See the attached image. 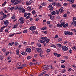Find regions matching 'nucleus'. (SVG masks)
<instances>
[{
  "mask_svg": "<svg viewBox=\"0 0 76 76\" xmlns=\"http://www.w3.org/2000/svg\"><path fill=\"white\" fill-rule=\"evenodd\" d=\"M40 39H42V40L39 41V42L41 43H44V42H45V41L46 43H48L50 40V39L48 38V37H42L40 38Z\"/></svg>",
  "mask_w": 76,
  "mask_h": 76,
  "instance_id": "1",
  "label": "nucleus"
},
{
  "mask_svg": "<svg viewBox=\"0 0 76 76\" xmlns=\"http://www.w3.org/2000/svg\"><path fill=\"white\" fill-rule=\"evenodd\" d=\"M65 23H66V22H62L61 24H57V26L58 28H61V27H62V26H63V25H64V24Z\"/></svg>",
  "mask_w": 76,
  "mask_h": 76,
  "instance_id": "2",
  "label": "nucleus"
},
{
  "mask_svg": "<svg viewBox=\"0 0 76 76\" xmlns=\"http://www.w3.org/2000/svg\"><path fill=\"white\" fill-rule=\"evenodd\" d=\"M61 48L62 50H63V51H66L68 50V48L65 46H62Z\"/></svg>",
  "mask_w": 76,
  "mask_h": 76,
  "instance_id": "3",
  "label": "nucleus"
},
{
  "mask_svg": "<svg viewBox=\"0 0 76 76\" xmlns=\"http://www.w3.org/2000/svg\"><path fill=\"white\" fill-rule=\"evenodd\" d=\"M36 27L35 26H31L29 28V30L31 31H34L36 29Z\"/></svg>",
  "mask_w": 76,
  "mask_h": 76,
  "instance_id": "4",
  "label": "nucleus"
},
{
  "mask_svg": "<svg viewBox=\"0 0 76 76\" xmlns=\"http://www.w3.org/2000/svg\"><path fill=\"white\" fill-rule=\"evenodd\" d=\"M22 10V8L18 6H16L15 7L14 10Z\"/></svg>",
  "mask_w": 76,
  "mask_h": 76,
  "instance_id": "5",
  "label": "nucleus"
},
{
  "mask_svg": "<svg viewBox=\"0 0 76 76\" xmlns=\"http://www.w3.org/2000/svg\"><path fill=\"white\" fill-rule=\"evenodd\" d=\"M71 25H74L75 27H76V21L72 22L71 23Z\"/></svg>",
  "mask_w": 76,
  "mask_h": 76,
  "instance_id": "6",
  "label": "nucleus"
},
{
  "mask_svg": "<svg viewBox=\"0 0 76 76\" xmlns=\"http://www.w3.org/2000/svg\"><path fill=\"white\" fill-rule=\"evenodd\" d=\"M4 24L6 26H7L9 24V21L8 20H7L4 21Z\"/></svg>",
  "mask_w": 76,
  "mask_h": 76,
  "instance_id": "7",
  "label": "nucleus"
},
{
  "mask_svg": "<svg viewBox=\"0 0 76 76\" xmlns=\"http://www.w3.org/2000/svg\"><path fill=\"white\" fill-rule=\"evenodd\" d=\"M54 55L55 56H56V57H59L61 56V55L60 54H58V53H54Z\"/></svg>",
  "mask_w": 76,
  "mask_h": 76,
  "instance_id": "8",
  "label": "nucleus"
},
{
  "mask_svg": "<svg viewBox=\"0 0 76 76\" xmlns=\"http://www.w3.org/2000/svg\"><path fill=\"white\" fill-rule=\"evenodd\" d=\"M64 9V8L63 7H61L59 10V11L60 12V13H63V12L64 11V10H63Z\"/></svg>",
  "mask_w": 76,
  "mask_h": 76,
  "instance_id": "9",
  "label": "nucleus"
},
{
  "mask_svg": "<svg viewBox=\"0 0 76 76\" xmlns=\"http://www.w3.org/2000/svg\"><path fill=\"white\" fill-rule=\"evenodd\" d=\"M36 50L37 51L38 53H40L42 51V50L40 48H37L36 49Z\"/></svg>",
  "mask_w": 76,
  "mask_h": 76,
  "instance_id": "10",
  "label": "nucleus"
},
{
  "mask_svg": "<svg viewBox=\"0 0 76 76\" xmlns=\"http://www.w3.org/2000/svg\"><path fill=\"white\" fill-rule=\"evenodd\" d=\"M26 51L27 53H31V49L28 48L26 49Z\"/></svg>",
  "mask_w": 76,
  "mask_h": 76,
  "instance_id": "11",
  "label": "nucleus"
},
{
  "mask_svg": "<svg viewBox=\"0 0 76 76\" xmlns=\"http://www.w3.org/2000/svg\"><path fill=\"white\" fill-rule=\"evenodd\" d=\"M68 26H69V24H68V23H67L65 24L63 26V28H66L67 27H68Z\"/></svg>",
  "mask_w": 76,
  "mask_h": 76,
  "instance_id": "12",
  "label": "nucleus"
},
{
  "mask_svg": "<svg viewBox=\"0 0 76 76\" xmlns=\"http://www.w3.org/2000/svg\"><path fill=\"white\" fill-rule=\"evenodd\" d=\"M56 46L57 47H58L59 48H61V46H62V45H61V44H56Z\"/></svg>",
  "mask_w": 76,
  "mask_h": 76,
  "instance_id": "13",
  "label": "nucleus"
},
{
  "mask_svg": "<svg viewBox=\"0 0 76 76\" xmlns=\"http://www.w3.org/2000/svg\"><path fill=\"white\" fill-rule=\"evenodd\" d=\"M64 34L65 35H67V34L68 35L69 31H64Z\"/></svg>",
  "mask_w": 76,
  "mask_h": 76,
  "instance_id": "14",
  "label": "nucleus"
},
{
  "mask_svg": "<svg viewBox=\"0 0 76 76\" xmlns=\"http://www.w3.org/2000/svg\"><path fill=\"white\" fill-rule=\"evenodd\" d=\"M25 53H26V54H25ZM21 54L23 56H24V55L25 54L26 56L27 55V53H26V52H23L21 53Z\"/></svg>",
  "mask_w": 76,
  "mask_h": 76,
  "instance_id": "15",
  "label": "nucleus"
},
{
  "mask_svg": "<svg viewBox=\"0 0 76 76\" xmlns=\"http://www.w3.org/2000/svg\"><path fill=\"white\" fill-rule=\"evenodd\" d=\"M18 26V24H16L14 26L13 28L14 29H15V28H17Z\"/></svg>",
  "mask_w": 76,
  "mask_h": 76,
  "instance_id": "16",
  "label": "nucleus"
},
{
  "mask_svg": "<svg viewBox=\"0 0 76 76\" xmlns=\"http://www.w3.org/2000/svg\"><path fill=\"white\" fill-rule=\"evenodd\" d=\"M75 1H72V0H70V1H69V4H72L74 3Z\"/></svg>",
  "mask_w": 76,
  "mask_h": 76,
  "instance_id": "17",
  "label": "nucleus"
},
{
  "mask_svg": "<svg viewBox=\"0 0 76 76\" xmlns=\"http://www.w3.org/2000/svg\"><path fill=\"white\" fill-rule=\"evenodd\" d=\"M62 41V39L61 38H59L58 39V42H61Z\"/></svg>",
  "mask_w": 76,
  "mask_h": 76,
  "instance_id": "18",
  "label": "nucleus"
},
{
  "mask_svg": "<svg viewBox=\"0 0 76 76\" xmlns=\"http://www.w3.org/2000/svg\"><path fill=\"white\" fill-rule=\"evenodd\" d=\"M42 32H43V33H45V34H47V33H48V31H42Z\"/></svg>",
  "mask_w": 76,
  "mask_h": 76,
  "instance_id": "19",
  "label": "nucleus"
},
{
  "mask_svg": "<svg viewBox=\"0 0 76 76\" xmlns=\"http://www.w3.org/2000/svg\"><path fill=\"white\" fill-rule=\"evenodd\" d=\"M51 13L52 15H56V12L53 11L51 12Z\"/></svg>",
  "mask_w": 76,
  "mask_h": 76,
  "instance_id": "20",
  "label": "nucleus"
},
{
  "mask_svg": "<svg viewBox=\"0 0 76 76\" xmlns=\"http://www.w3.org/2000/svg\"><path fill=\"white\" fill-rule=\"evenodd\" d=\"M68 35H73V33L72 32H70L69 31H68Z\"/></svg>",
  "mask_w": 76,
  "mask_h": 76,
  "instance_id": "21",
  "label": "nucleus"
},
{
  "mask_svg": "<svg viewBox=\"0 0 76 76\" xmlns=\"http://www.w3.org/2000/svg\"><path fill=\"white\" fill-rule=\"evenodd\" d=\"M72 6L73 8H76V4H74L72 5Z\"/></svg>",
  "mask_w": 76,
  "mask_h": 76,
  "instance_id": "22",
  "label": "nucleus"
},
{
  "mask_svg": "<svg viewBox=\"0 0 76 76\" xmlns=\"http://www.w3.org/2000/svg\"><path fill=\"white\" fill-rule=\"evenodd\" d=\"M47 67H48V65H45L43 66V69H45V68H47Z\"/></svg>",
  "mask_w": 76,
  "mask_h": 76,
  "instance_id": "23",
  "label": "nucleus"
},
{
  "mask_svg": "<svg viewBox=\"0 0 76 76\" xmlns=\"http://www.w3.org/2000/svg\"><path fill=\"white\" fill-rule=\"evenodd\" d=\"M15 33H14L13 34H11L9 35V37H13L14 35H15Z\"/></svg>",
  "mask_w": 76,
  "mask_h": 76,
  "instance_id": "24",
  "label": "nucleus"
},
{
  "mask_svg": "<svg viewBox=\"0 0 76 76\" xmlns=\"http://www.w3.org/2000/svg\"><path fill=\"white\" fill-rule=\"evenodd\" d=\"M20 66L23 67H26V64H25L23 65H20Z\"/></svg>",
  "mask_w": 76,
  "mask_h": 76,
  "instance_id": "25",
  "label": "nucleus"
},
{
  "mask_svg": "<svg viewBox=\"0 0 76 76\" xmlns=\"http://www.w3.org/2000/svg\"><path fill=\"white\" fill-rule=\"evenodd\" d=\"M31 18V16H29V15L27 16L26 17V18H25L26 19H29V18Z\"/></svg>",
  "mask_w": 76,
  "mask_h": 76,
  "instance_id": "26",
  "label": "nucleus"
},
{
  "mask_svg": "<svg viewBox=\"0 0 76 76\" xmlns=\"http://www.w3.org/2000/svg\"><path fill=\"white\" fill-rule=\"evenodd\" d=\"M48 69H52V66H48Z\"/></svg>",
  "mask_w": 76,
  "mask_h": 76,
  "instance_id": "27",
  "label": "nucleus"
},
{
  "mask_svg": "<svg viewBox=\"0 0 76 76\" xmlns=\"http://www.w3.org/2000/svg\"><path fill=\"white\" fill-rule=\"evenodd\" d=\"M41 64V63H40V62H37L36 64L34 63V64H37V65H39V64Z\"/></svg>",
  "mask_w": 76,
  "mask_h": 76,
  "instance_id": "28",
  "label": "nucleus"
},
{
  "mask_svg": "<svg viewBox=\"0 0 76 76\" xmlns=\"http://www.w3.org/2000/svg\"><path fill=\"white\" fill-rule=\"evenodd\" d=\"M72 49L74 51H76V47L74 46L72 47Z\"/></svg>",
  "mask_w": 76,
  "mask_h": 76,
  "instance_id": "29",
  "label": "nucleus"
},
{
  "mask_svg": "<svg viewBox=\"0 0 76 76\" xmlns=\"http://www.w3.org/2000/svg\"><path fill=\"white\" fill-rule=\"evenodd\" d=\"M24 17L25 18L26 17V16H27V12H24Z\"/></svg>",
  "mask_w": 76,
  "mask_h": 76,
  "instance_id": "30",
  "label": "nucleus"
},
{
  "mask_svg": "<svg viewBox=\"0 0 76 76\" xmlns=\"http://www.w3.org/2000/svg\"><path fill=\"white\" fill-rule=\"evenodd\" d=\"M56 12L57 13V15H59V13H60L59 12V11H58V10H57L56 11Z\"/></svg>",
  "mask_w": 76,
  "mask_h": 76,
  "instance_id": "31",
  "label": "nucleus"
},
{
  "mask_svg": "<svg viewBox=\"0 0 76 76\" xmlns=\"http://www.w3.org/2000/svg\"><path fill=\"white\" fill-rule=\"evenodd\" d=\"M51 47H53L54 48H56V46L54 45H51Z\"/></svg>",
  "mask_w": 76,
  "mask_h": 76,
  "instance_id": "32",
  "label": "nucleus"
},
{
  "mask_svg": "<svg viewBox=\"0 0 76 76\" xmlns=\"http://www.w3.org/2000/svg\"><path fill=\"white\" fill-rule=\"evenodd\" d=\"M72 31H74V33H75V34L76 35V29L75 30V29H72Z\"/></svg>",
  "mask_w": 76,
  "mask_h": 76,
  "instance_id": "33",
  "label": "nucleus"
},
{
  "mask_svg": "<svg viewBox=\"0 0 76 76\" xmlns=\"http://www.w3.org/2000/svg\"><path fill=\"white\" fill-rule=\"evenodd\" d=\"M63 16L64 18H66V17H67V14H65L63 15Z\"/></svg>",
  "mask_w": 76,
  "mask_h": 76,
  "instance_id": "34",
  "label": "nucleus"
},
{
  "mask_svg": "<svg viewBox=\"0 0 76 76\" xmlns=\"http://www.w3.org/2000/svg\"><path fill=\"white\" fill-rule=\"evenodd\" d=\"M28 10H31L30 9H31V7H28L27 8Z\"/></svg>",
  "mask_w": 76,
  "mask_h": 76,
  "instance_id": "35",
  "label": "nucleus"
},
{
  "mask_svg": "<svg viewBox=\"0 0 76 76\" xmlns=\"http://www.w3.org/2000/svg\"><path fill=\"white\" fill-rule=\"evenodd\" d=\"M36 13V12H35V10H33L32 11V14L33 15H35Z\"/></svg>",
  "mask_w": 76,
  "mask_h": 76,
  "instance_id": "36",
  "label": "nucleus"
},
{
  "mask_svg": "<svg viewBox=\"0 0 76 76\" xmlns=\"http://www.w3.org/2000/svg\"><path fill=\"white\" fill-rule=\"evenodd\" d=\"M14 44V42H12V43H10L9 44V45H10L11 46H12Z\"/></svg>",
  "mask_w": 76,
  "mask_h": 76,
  "instance_id": "37",
  "label": "nucleus"
},
{
  "mask_svg": "<svg viewBox=\"0 0 76 76\" xmlns=\"http://www.w3.org/2000/svg\"><path fill=\"white\" fill-rule=\"evenodd\" d=\"M41 5V6H45L46 5V4L44 3V2H43L42 4Z\"/></svg>",
  "mask_w": 76,
  "mask_h": 76,
  "instance_id": "38",
  "label": "nucleus"
},
{
  "mask_svg": "<svg viewBox=\"0 0 76 76\" xmlns=\"http://www.w3.org/2000/svg\"><path fill=\"white\" fill-rule=\"evenodd\" d=\"M61 63H64V62H65V60H61Z\"/></svg>",
  "mask_w": 76,
  "mask_h": 76,
  "instance_id": "39",
  "label": "nucleus"
},
{
  "mask_svg": "<svg viewBox=\"0 0 76 76\" xmlns=\"http://www.w3.org/2000/svg\"><path fill=\"white\" fill-rule=\"evenodd\" d=\"M20 63L19 62H18L17 64V66H20Z\"/></svg>",
  "mask_w": 76,
  "mask_h": 76,
  "instance_id": "40",
  "label": "nucleus"
},
{
  "mask_svg": "<svg viewBox=\"0 0 76 76\" xmlns=\"http://www.w3.org/2000/svg\"><path fill=\"white\" fill-rule=\"evenodd\" d=\"M50 51L51 50H50V49H48L47 50L46 52L47 53H49V52H50Z\"/></svg>",
  "mask_w": 76,
  "mask_h": 76,
  "instance_id": "41",
  "label": "nucleus"
},
{
  "mask_svg": "<svg viewBox=\"0 0 76 76\" xmlns=\"http://www.w3.org/2000/svg\"><path fill=\"white\" fill-rule=\"evenodd\" d=\"M27 44H28V42H24L23 43V44L24 45H27Z\"/></svg>",
  "mask_w": 76,
  "mask_h": 76,
  "instance_id": "42",
  "label": "nucleus"
},
{
  "mask_svg": "<svg viewBox=\"0 0 76 76\" xmlns=\"http://www.w3.org/2000/svg\"><path fill=\"white\" fill-rule=\"evenodd\" d=\"M20 20V22H21L23 20V18H20L19 19Z\"/></svg>",
  "mask_w": 76,
  "mask_h": 76,
  "instance_id": "43",
  "label": "nucleus"
},
{
  "mask_svg": "<svg viewBox=\"0 0 76 76\" xmlns=\"http://www.w3.org/2000/svg\"><path fill=\"white\" fill-rule=\"evenodd\" d=\"M18 4V2H17V1H16V2L14 3V4L15 5V6L16 5V4Z\"/></svg>",
  "mask_w": 76,
  "mask_h": 76,
  "instance_id": "44",
  "label": "nucleus"
},
{
  "mask_svg": "<svg viewBox=\"0 0 76 76\" xmlns=\"http://www.w3.org/2000/svg\"><path fill=\"white\" fill-rule=\"evenodd\" d=\"M52 6V4H50L48 6V9H50V8H51V7Z\"/></svg>",
  "mask_w": 76,
  "mask_h": 76,
  "instance_id": "45",
  "label": "nucleus"
},
{
  "mask_svg": "<svg viewBox=\"0 0 76 76\" xmlns=\"http://www.w3.org/2000/svg\"><path fill=\"white\" fill-rule=\"evenodd\" d=\"M0 13L1 14V15H5V14L2 12H0Z\"/></svg>",
  "mask_w": 76,
  "mask_h": 76,
  "instance_id": "46",
  "label": "nucleus"
},
{
  "mask_svg": "<svg viewBox=\"0 0 76 76\" xmlns=\"http://www.w3.org/2000/svg\"><path fill=\"white\" fill-rule=\"evenodd\" d=\"M34 64L32 62H31L29 63V64L30 65V66H32V65H34Z\"/></svg>",
  "mask_w": 76,
  "mask_h": 76,
  "instance_id": "47",
  "label": "nucleus"
},
{
  "mask_svg": "<svg viewBox=\"0 0 76 76\" xmlns=\"http://www.w3.org/2000/svg\"><path fill=\"white\" fill-rule=\"evenodd\" d=\"M3 17H4V19H6V18H7V15H3Z\"/></svg>",
  "mask_w": 76,
  "mask_h": 76,
  "instance_id": "48",
  "label": "nucleus"
},
{
  "mask_svg": "<svg viewBox=\"0 0 76 76\" xmlns=\"http://www.w3.org/2000/svg\"><path fill=\"white\" fill-rule=\"evenodd\" d=\"M21 22L20 23V24H23V23H24L25 22V20H23V21H21Z\"/></svg>",
  "mask_w": 76,
  "mask_h": 76,
  "instance_id": "49",
  "label": "nucleus"
},
{
  "mask_svg": "<svg viewBox=\"0 0 76 76\" xmlns=\"http://www.w3.org/2000/svg\"><path fill=\"white\" fill-rule=\"evenodd\" d=\"M23 32L24 34H26V33H27V32H28V31L27 30H25L23 31Z\"/></svg>",
  "mask_w": 76,
  "mask_h": 76,
  "instance_id": "50",
  "label": "nucleus"
},
{
  "mask_svg": "<svg viewBox=\"0 0 76 76\" xmlns=\"http://www.w3.org/2000/svg\"><path fill=\"white\" fill-rule=\"evenodd\" d=\"M57 6H58V7H60L61 6V5H60V3H58L57 4Z\"/></svg>",
  "mask_w": 76,
  "mask_h": 76,
  "instance_id": "51",
  "label": "nucleus"
},
{
  "mask_svg": "<svg viewBox=\"0 0 76 76\" xmlns=\"http://www.w3.org/2000/svg\"><path fill=\"white\" fill-rule=\"evenodd\" d=\"M4 30V28H1V29H0V32H3V31Z\"/></svg>",
  "mask_w": 76,
  "mask_h": 76,
  "instance_id": "52",
  "label": "nucleus"
},
{
  "mask_svg": "<svg viewBox=\"0 0 76 76\" xmlns=\"http://www.w3.org/2000/svg\"><path fill=\"white\" fill-rule=\"evenodd\" d=\"M53 26V24H50L49 26V27L50 28H51V27H52V26Z\"/></svg>",
  "mask_w": 76,
  "mask_h": 76,
  "instance_id": "53",
  "label": "nucleus"
},
{
  "mask_svg": "<svg viewBox=\"0 0 76 76\" xmlns=\"http://www.w3.org/2000/svg\"><path fill=\"white\" fill-rule=\"evenodd\" d=\"M67 4H68L67 3H65L63 4V5L64 6H66L67 5Z\"/></svg>",
  "mask_w": 76,
  "mask_h": 76,
  "instance_id": "54",
  "label": "nucleus"
},
{
  "mask_svg": "<svg viewBox=\"0 0 76 76\" xmlns=\"http://www.w3.org/2000/svg\"><path fill=\"white\" fill-rule=\"evenodd\" d=\"M13 9H14V7H11L10 10L11 11H12V10H13Z\"/></svg>",
  "mask_w": 76,
  "mask_h": 76,
  "instance_id": "55",
  "label": "nucleus"
},
{
  "mask_svg": "<svg viewBox=\"0 0 76 76\" xmlns=\"http://www.w3.org/2000/svg\"><path fill=\"white\" fill-rule=\"evenodd\" d=\"M73 20H76V17H74L73 18Z\"/></svg>",
  "mask_w": 76,
  "mask_h": 76,
  "instance_id": "56",
  "label": "nucleus"
},
{
  "mask_svg": "<svg viewBox=\"0 0 76 76\" xmlns=\"http://www.w3.org/2000/svg\"><path fill=\"white\" fill-rule=\"evenodd\" d=\"M0 60H3V57H1V55H0Z\"/></svg>",
  "mask_w": 76,
  "mask_h": 76,
  "instance_id": "57",
  "label": "nucleus"
},
{
  "mask_svg": "<svg viewBox=\"0 0 76 76\" xmlns=\"http://www.w3.org/2000/svg\"><path fill=\"white\" fill-rule=\"evenodd\" d=\"M9 52H7L5 54V56H7V55H8L9 54Z\"/></svg>",
  "mask_w": 76,
  "mask_h": 76,
  "instance_id": "58",
  "label": "nucleus"
},
{
  "mask_svg": "<svg viewBox=\"0 0 76 76\" xmlns=\"http://www.w3.org/2000/svg\"><path fill=\"white\" fill-rule=\"evenodd\" d=\"M29 3H30V4H31L32 3H33V1L32 0H30L29 1Z\"/></svg>",
  "mask_w": 76,
  "mask_h": 76,
  "instance_id": "59",
  "label": "nucleus"
},
{
  "mask_svg": "<svg viewBox=\"0 0 76 76\" xmlns=\"http://www.w3.org/2000/svg\"><path fill=\"white\" fill-rule=\"evenodd\" d=\"M15 45L16 46L17 45V46H18V45H19V43H18L15 42Z\"/></svg>",
  "mask_w": 76,
  "mask_h": 76,
  "instance_id": "60",
  "label": "nucleus"
},
{
  "mask_svg": "<svg viewBox=\"0 0 76 76\" xmlns=\"http://www.w3.org/2000/svg\"><path fill=\"white\" fill-rule=\"evenodd\" d=\"M65 66L64 65H62L61 66V68H65Z\"/></svg>",
  "mask_w": 76,
  "mask_h": 76,
  "instance_id": "61",
  "label": "nucleus"
},
{
  "mask_svg": "<svg viewBox=\"0 0 76 76\" xmlns=\"http://www.w3.org/2000/svg\"><path fill=\"white\" fill-rule=\"evenodd\" d=\"M47 25H49V24H50V21H47Z\"/></svg>",
  "mask_w": 76,
  "mask_h": 76,
  "instance_id": "62",
  "label": "nucleus"
},
{
  "mask_svg": "<svg viewBox=\"0 0 76 76\" xmlns=\"http://www.w3.org/2000/svg\"><path fill=\"white\" fill-rule=\"evenodd\" d=\"M17 1L18 2V3H21V2H22V1L20 0H18Z\"/></svg>",
  "mask_w": 76,
  "mask_h": 76,
  "instance_id": "63",
  "label": "nucleus"
},
{
  "mask_svg": "<svg viewBox=\"0 0 76 76\" xmlns=\"http://www.w3.org/2000/svg\"><path fill=\"white\" fill-rule=\"evenodd\" d=\"M50 75V74H46L45 75V76H49Z\"/></svg>",
  "mask_w": 76,
  "mask_h": 76,
  "instance_id": "64",
  "label": "nucleus"
}]
</instances>
